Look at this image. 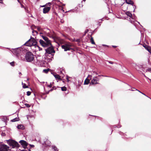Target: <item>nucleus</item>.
Returning <instances> with one entry per match:
<instances>
[{
	"label": "nucleus",
	"mask_w": 151,
	"mask_h": 151,
	"mask_svg": "<svg viewBox=\"0 0 151 151\" xmlns=\"http://www.w3.org/2000/svg\"><path fill=\"white\" fill-rule=\"evenodd\" d=\"M42 37L45 41L42 40H40L39 42L43 47H47L49 45H51V41L47 37L43 35L42 36Z\"/></svg>",
	"instance_id": "nucleus-1"
},
{
	"label": "nucleus",
	"mask_w": 151,
	"mask_h": 151,
	"mask_svg": "<svg viewBox=\"0 0 151 151\" xmlns=\"http://www.w3.org/2000/svg\"><path fill=\"white\" fill-rule=\"evenodd\" d=\"M25 59L28 62H31L34 60V56L32 53L30 52L26 53L25 55Z\"/></svg>",
	"instance_id": "nucleus-2"
},
{
	"label": "nucleus",
	"mask_w": 151,
	"mask_h": 151,
	"mask_svg": "<svg viewBox=\"0 0 151 151\" xmlns=\"http://www.w3.org/2000/svg\"><path fill=\"white\" fill-rule=\"evenodd\" d=\"M7 143L12 148L18 147H19V145L17 142L12 140H7Z\"/></svg>",
	"instance_id": "nucleus-3"
},
{
	"label": "nucleus",
	"mask_w": 151,
	"mask_h": 151,
	"mask_svg": "<svg viewBox=\"0 0 151 151\" xmlns=\"http://www.w3.org/2000/svg\"><path fill=\"white\" fill-rule=\"evenodd\" d=\"M47 47V48L45 49L46 53L48 54H52L55 52V51L54 49L52 44L51 45H49Z\"/></svg>",
	"instance_id": "nucleus-4"
},
{
	"label": "nucleus",
	"mask_w": 151,
	"mask_h": 151,
	"mask_svg": "<svg viewBox=\"0 0 151 151\" xmlns=\"http://www.w3.org/2000/svg\"><path fill=\"white\" fill-rule=\"evenodd\" d=\"M9 150V147L7 145L2 144L0 145V151H8Z\"/></svg>",
	"instance_id": "nucleus-5"
},
{
	"label": "nucleus",
	"mask_w": 151,
	"mask_h": 151,
	"mask_svg": "<svg viewBox=\"0 0 151 151\" xmlns=\"http://www.w3.org/2000/svg\"><path fill=\"white\" fill-rule=\"evenodd\" d=\"M72 45L70 44H66L61 46L62 48L64 49L65 51L70 50L71 49L70 47Z\"/></svg>",
	"instance_id": "nucleus-6"
},
{
	"label": "nucleus",
	"mask_w": 151,
	"mask_h": 151,
	"mask_svg": "<svg viewBox=\"0 0 151 151\" xmlns=\"http://www.w3.org/2000/svg\"><path fill=\"white\" fill-rule=\"evenodd\" d=\"M99 79L98 78L97 76L93 77L92 79L91 78V80L90 84L93 85H96L99 84Z\"/></svg>",
	"instance_id": "nucleus-7"
},
{
	"label": "nucleus",
	"mask_w": 151,
	"mask_h": 151,
	"mask_svg": "<svg viewBox=\"0 0 151 151\" xmlns=\"http://www.w3.org/2000/svg\"><path fill=\"white\" fill-rule=\"evenodd\" d=\"M92 76L91 75H89L87 78L85 80L84 82V84L88 85L90 82V81L91 79Z\"/></svg>",
	"instance_id": "nucleus-8"
},
{
	"label": "nucleus",
	"mask_w": 151,
	"mask_h": 151,
	"mask_svg": "<svg viewBox=\"0 0 151 151\" xmlns=\"http://www.w3.org/2000/svg\"><path fill=\"white\" fill-rule=\"evenodd\" d=\"M19 142L21 144L25 149L27 147L28 145V143L26 141L24 140H21L19 141Z\"/></svg>",
	"instance_id": "nucleus-9"
},
{
	"label": "nucleus",
	"mask_w": 151,
	"mask_h": 151,
	"mask_svg": "<svg viewBox=\"0 0 151 151\" xmlns=\"http://www.w3.org/2000/svg\"><path fill=\"white\" fill-rule=\"evenodd\" d=\"M24 45L27 46L31 47L32 46H33L32 42V40H31V39H29L25 43Z\"/></svg>",
	"instance_id": "nucleus-10"
},
{
	"label": "nucleus",
	"mask_w": 151,
	"mask_h": 151,
	"mask_svg": "<svg viewBox=\"0 0 151 151\" xmlns=\"http://www.w3.org/2000/svg\"><path fill=\"white\" fill-rule=\"evenodd\" d=\"M51 8L50 7H45L43 9V13L46 14L48 13L50 10Z\"/></svg>",
	"instance_id": "nucleus-11"
},
{
	"label": "nucleus",
	"mask_w": 151,
	"mask_h": 151,
	"mask_svg": "<svg viewBox=\"0 0 151 151\" xmlns=\"http://www.w3.org/2000/svg\"><path fill=\"white\" fill-rule=\"evenodd\" d=\"M31 39L32 40V42L33 44V46H36L37 44V41L34 38L31 37Z\"/></svg>",
	"instance_id": "nucleus-12"
},
{
	"label": "nucleus",
	"mask_w": 151,
	"mask_h": 151,
	"mask_svg": "<svg viewBox=\"0 0 151 151\" xmlns=\"http://www.w3.org/2000/svg\"><path fill=\"white\" fill-rule=\"evenodd\" d=\"M126 2L128 4H130L133 5L134 3L131 0H126Z\"/></svg>",
	"instance_id": "nucleus-13"
},
{
	"label": "nucleus",
	"mask_w": 151,
	"mask_h": 151,
	"mask_svg": "<svg viewBox=\"0 0 151 151\" xmlns=\"http://www.w3.org/2000/svg\"><path fill=\"white\" fill-rule=\"evenodd\" d=\"M17 128L18 129H25V127L22 125L20 124L17 126Z\"/></svg>",
	"instance_id": "nucleus-14"
},
{
	"label": "nucleus",
	"mask_w": 151,
	"mask_h": 151,
	"mask_svg": "<svg viewBox=\"0 0 151 151\" xmlns=\"http://www.w3.org/2000/svg\"><path fill=\"white\" fill-rule=\"evenodd\" d=\"M91 39H90V42L92 44L95 45V43L94 41L93 37H92L91 35L90 36Z\"/></svg>",
	"instance_id": "nucleus-15"
},
{
	"label": "nucleus",
	"mask_w": 151,
	"mask_h": 151,
	"mask_svg": "<svg viewBox=\"0 0 151 151\" xmlns=\"http://www.w3.org/2000/svg\"><path fill=\"white\" fill-rule=\"evenodd\" d=\"M126 14L127 16L131 18H132V14L129 12H126Z\"/></svg>",
	"instance_id": "nucleus-16"
},
{
	"label": "nucleus",
	"mask_w": 151,
	"mask_h": 151,
	"mask_svg": "<svg viewBox=\"0 0 151 151\" xmlns=\"http://www.w3.org/2000/svg\"><path fill=\"white\" fill-rule=\"evenodd\" d=\"M54 76L55 78H56V79L58 80H60L61 79V78L60 76L56 74L54 75Z\"/></svg>",
	"instance_id": "nucleus-17"
},
{
	"label": "nucleus",
	"mask_w": 151,
	"mask_h": 151,
	"mask_svg": "<svg viewBox=\"0 0 151 151\" xmlns=\"http://www.w3.org/2000/svg\"><path fill=\"white\" fill-rule=\"evenodd\" d=\"M19 120V118H15L14 119L11 120L12 122H15L16 121H18Z\"/></svg>",
	"instance_id": "nucleus-18"
},
{
	"label": "nucleus",
	"mask_w": 151,
	"mask_h": 151,
	"mask_svg": "<svg viewBox=\"0 0 151 151\" xmlns=\"http://www.w3.org/2000/svg\"><path fill=\"white\" fill-rule=\"evenodd\" d=\"M37 27L36 26H35L34 25H32V26L31 27V29L33 31V30H34V29H35L36 28H37Z\"/></svg>",
	"instance_id": "nucleus-19"
},
{
	"label": "nucleus",
	"mask_w": 151,
	"mask_h": 151,
	"mask_svg": "<svg viewBox=\"0 0 151 151\" xmlns=\"http://www.w3.org/2000/svg\"><path fill=\"white\" fill-rule=\"evenodd\" d=\"M32 33L33 34V35H37L38 34V32L37 31L35 30L32 31Z\"/></svg>",
	"instance_id": "nucleus-20"
},
{
	"label": "nucleus",
	"mask_w": 151,
	"mask_h": 151,
	"mask_svg": "<svg viewBox=\"0 0 151 151\" xmlns=\"http://www.w3.org/2000/svg\"><path fill=\"white\" fill-rule=\"evenodd\" d=\"M52 148L54 149L55 151H58V150L57 148L55 146H53L52 147Z\"/></svg>",
	"instance_id": "nucleus-21"
},
{
	"label": "nucleus",
	"mask_w": 151,
	"mask_h": 151,
	"mask_svg": "<svg viewBox=\"0 0 151 151\" xmlns=\"http://www.w3.org/2000/svg\"><path fill=\"white\" fill-rule=\"evenodd\" d=\"M22 85H23V88H28V86L26 85L25 83H22Z\"/></svg>",
	"instance_id": "nucleus-22"
},
{
	"label": "nucleus",
	"mask_w": 151,
	"mask_h": 151,
	"mask_svg": "<svg viewBox=\"0 0 151 151\" xmlns=\"http://www.w3.org/2000/svg\"><path fill=\"white\" fill-rule=\"evenodd\" d=\"M61 90L63 91H66L67 89V88L65 86L61 87Z\"/></svg>",
	"instance_id": "nucleus-23"
},
{
	"label": "nucleus",
	"mask_w": 151,
	"mask_h": 151,
	"mask_svg": "<svg viewBox=\"0 0 151 151\" xmlns=\"http://www.w3.org/2000/svg\"><path fill=\"white\" fill-rule=\"evenodd\" d=\"M49 70L50 69L49 68H48L46 69H44L43 70V72L45 73H47L49 71Z\"/></svg>",
	"instance_id": "nucleus-24"
},
{
	"label": "nucleus",
	"mask_w": 151,
	"mask_h": 151,
	"mask_svg": "<svg viewBox=\"0 0 151 151\" xmlns=\"http://www.w3.org/2000/svg\"><path fill=\"white\" fill-rule=\"evenodd\" d=\"M147 47V50L151 54V47Z\"/></svg>",
	"instance_id": "nucleus-25"
},
{
	"label": "nucleus",
	"mask_w": 151,
	"mask_h": 151,
	"mask_svg": "<svg viewBox=\"0 0 151 151\" xmlns=\"http://www.w3.org/2000/svg\"><path fill=\"white\" fill-rule=\"evenodd\" d=\"M52 87V88L49 90V91H52L54 90H55L56 89V87L55 86H53Z\"/></svg>",
	"instance_id": "nucleus-26"
},
{
	"label": "nucleus",
	"mask_w": 151,
	"mask_h": 151,
	"mask_svg": "<svg viewBox=\"0 0 151 151\" xmlns=\"http://www.w3.org/2000/svg\"><path fill=\"white\" fill-rule=\"evenodd\" d=\"M51 5V3L50 2H49L48 3L46 4L45 5V6H49Z\"/></svg>",
	"instance_id": "nucleus-27"
},
{
	"label": "nucleus",
	"mask_w": 151,
	"mask_h": 151,
	"mask_svg": "<svg viewBox=\"0 0 151 151\" xmlns=\"http://www.w3.org/2000/svg\"><path fill=\"white\" fill-rule=\"evenodd\" d=\"M37 30H38L39 31H42V29L39 27H37Z\"/></svg>",
	"instance_id": "nucleus-28"
},
{
	"label": "nucleus",
	"mask_w": 151,
	"mask_h": 151,
	"mask_svg": "<svg viewBox=\"0 0 151 151\" xmlns=\"http://www.w3.org/2000/svg\"><path fill=\"white\" fill-rule=\"evenodd\" d=\"M31 92L30 91H28L27 92V95L28 96H30L31 94Z\"/></svg>",
	"instance_id": "nucleus-29"
},
{
	"label": "nucleus",
	"mask_w": 151,
	"mask_h": 151,
	"mask_svg": "<svg viewBox=\"0 0 151 151\" xmlns=\"http://www.w3.org/2000/svg\"><path fill=\"white\" fill-rule=\"evenodd\" d=\"M10 64L12 66H14V62H12L10 63Z\"/></svg>",
	"instance_id": "nucleus-30"
},
{
	"label": "nucleus",
	"mask_w": 151,
	"mask_h": 151,
	"mask_svg": "<svg viewBox=\"0 0 151 151\" xmlns=\"http://www.w3.org/2000/svg\"><path fill=\"white\" fill-rule=\"evenodd\" d=\"M25 105L27 107H28V108L30 107L31 106L30 105H29V104H25Z\"/></svg>",
	"instance_id": "nucleus-31"
},
{
	"label": "nucleus",
	"mask_w": 151,
	"mask_h": 151,
	"mask_svg": "<svg viewBox=\"0 0 151 151\" xmlns=\"http://www.w3.org/2000/svg\"><path fill=\"white\" fill-rule=\"evenodd\" d=\"M48 87H49L50 88H51L52 86V85L51 84H50V85H47Z\"/></svg>",
	"instance_id": "nucleus-32"
},
{
	"label": "nucleus",
	"mask_w": 151,
	"mask_h": 151,
	"mask_svg": "<svg viewBox=\"0 0 151 151\" xmlns=\"http://www.w3.org/2000/svg\"><path fill=\"white\" fill-rule=\"evenodd\" d=\"M147 50V47H150L149 46H147V45H145V46H143Z\"/></svg>",
	"instance_id": "nucleus-33"
},
{
	"label": "nucleus",
	"mask_w": 151,
	"mask_h": 151,
	"mask_svg": "<svg viewBox=\"0 0 151 151\" xmlns=\"http://www.w3.org/2000/svg\"><path fill=\"white\" fill-rule=\"evenodd\" d=\"M136 90L138 91L139 92L141 93H142V94H143L144 95L146 96V95H145V94H144V93H142L141 92V91H139V90H137V89H136Z\"/></svg>",
	"instance_id": "nucleus-34"
},
{
	"label": "nucleus",
	"mask_w": 151,
	"mask_h": 151,
	"mask_svg": "<svg viewBox=\"0 0 151 151\" xmlns=\"http://www.w3.org/2000/svg\"><path fill=\"white\" fill-rule=\"evenodd\" d=\"M0 3L3 4V3L2 0H0Z\"/></svg>",
	"instance_id": "nucleus-35"
},
{
	"label": "nucleus",
	"mask_w": 151,
	"mask_h": 151,
	"mask_svg": "<svg viewBox=\"0 0 151 151\" xmlns=\"http://www.w3.org/2000/svg\"><path fill=\"white\" fill-rule=\"evenodd\" d=\"M109 63H110L111 64H113V62H112V61H109Z\"/></svg>",
	"instance_id": "nucleus-36"
},
{
	"label": "nucleus",
	"mask_w": 151,
	"mask_h": 151,
	"mask_svg": "<svg viewBox=\"0 0 151 151\" xmlns=\"http://www.w3.org/2000/svg\"><path fill=\"white\" fill-rule=\"evenodd\" d=\"M88 31V29H87L86 31H85V34H86V33Z\"/></svg>",
	"instance_id": "nucleus-37"
},
{
	"label": "nucleus",
	"mask_w": 151,
	"mask_h": 151,
	"mask_svg": "<svg viewBox=\"0 0 151 151\" xmlns=\"http://www.w3.org/2000/svg\"><path fill=\"white\" fill-rule=\"evenodd\" d=\"M50 92V91H49H49H47L46 92V94H48L49 93V92Z\"/></svg>",
	"instance_id": "nucleus-38"
},
{
	"label": "nucleus",
	"mask_w": 151,
	"mask_h": 151,
	"mask_svg": "<svg viewBox=\"0 0 151 151\" xmlns=\"http://www.w3.org/2000/svg\"><path fill=\"white\" fill-rule=\"evenodd\" d=\"M30 146L32 147H34V145H30Z\"/></svg>",
	"instance_id": "nucleus-39"
},
{
	"label": "nucleus",
	"mask_w": 151,
	"mask_h": 151,
	"mask_svg": "<svg viewBox=\"0 0 151 151\" xmlns=\"http://www.w3.org/2000/svg\"><path fill=\"white\" fill-rule=\"evenodd\" d=\"M112 46L113 47H114V48H115L116 47H117V46H114V45H113V46Z\"/></svg>",
	"instance_id": "nucleus-40"
},
{
	"label": "nucleus",
	"mask_w": 151,
	"mask_h": 151,
	"mask_svg": "<svg viewBox=\"0 0 151 151\" xmlns=\"http://www.w3.org/2000/svg\"><path fill=\"white\" fill-rule=\"evenodd\" d=\"M21 151H28L26 150H21Z\"/></svg>",
	"instance_id": "nucleus-41"
},
{
	"label": "nucleus",
	"mask_w": 151,
	"mask_h": 151,
	"mask_svg": "<svg viewBox=\"0 0 151 151\" xmlns=\"http://www.w3.org/2000/svg\"><path fill=\"white\" fill-rule=\"evenodd\" d=\"M93 73H94L95 74H96V75H97L98 74L95 71H94Z\"/></svg>",
	"instance_id": "nucleus-42"
},
{
	"label": "nucleus",
	"mask_w": 151,
	"mask_h": 151,
	"mask_svg": "<svg viewBox=\"0 0 151 151\" xmlns=\"http://www.w3.org/2000/svg\"><path fill=\"white\" fill-rule=\"evenodd\" d=\"M41 6L42 7H45V5H43V6Z\"/></svg>",
	"instance_id": "nucleus-43"
},
{
	"label": "nucleus",
	"mask_w": 151,
	"mask_h": 151,
	"mask_svg": "<svg viewBox=\"0 0 151 151\" xmlns=\"http://www.w3.org/2000/svg\"><path fill=\"white\" fill-rule=\"evenodd\" d=\"M19 75H22V73L21 72H19Z\"/></svg>",
	"instance_id": "nucleus-44"
},
{
	"label": "nucleus",
	"mask_w": 151,
	"mask_h": 151,
	"mask_svg": "<svg viewBox=\"0 0 151 151\" xmlns=\"http://www.w3.org/2000/svg\"><path fill=\"white\" fill-rule=\"evenodd\" d=\"M29 80V79L28 78H27V81H28Z\"/></svg>",
	"instance_id": "nucleus-45"
},
{
	"label": "nucleus",
	"mask_w": 151,
	"mask_h": 151,
	"mask_svg": "<svg viewBox=\"0 0 151 151\" xmlns=\"http://www.w3.org/2000/svg\"><path fill=\"white\" fill-rule=\"evenodd\" d=\"M19 50L17 49V51L18 52L19 51Z\"/></svg>",
	"instance_id": "nucleus-46"
},
{
	"label": "nucleus",
	"mask_w": 151,
	"mask_h": 151,
	"mask_svg": "<svg viewBox=\"0 0 151 151\" xmlns=\"http://www.w3.org/2000/svg\"><path fill=\"white\" fill-rule=\"evenodd\" d=\"M83 1H85L86 0H83Z\"/></svg>",
	"instance_id": "nucleus-47"
},
{
	"label": "nucleus",
	"mask_w": 151,
	"mask_h": 151,
	"mask_svg": "<svg viewBox=\"0 0 151 151\" xmlns=\"http://www.w3.org/2000/svg\"><path fill=\"white\" fill-rule=\"evenodd\" d=\"M103 76V75H99V76Z\"/></svg>",
	"instance_id": "nucleus-48"
},
{
	"label": "nucleus",
	"mask_w": 151,
	"mask_h": 151,
	"mask_svg": "<svg viewBox=\"0 0 151 151\" xmlns=\"http://www.w3.org/2000/svg\"><path fill=\"white\" fill-rule=\"evenodd\" d=\"M18 2H19V0H17Z\"/></svg>",
	"instance_id": "nucleus-49"
},
{
	"label": "nucleus",
	"mask_w": 151,
	"mask_h": 151,
	"mask_svg": "<svg viewBox=\"0 0 151 151\" xmlns=\"http://www.w3.org/2000/svg\"><path fill=\"white\" fill-rule=\"evenodd\" d=\"M67 80H68V81H69L68 79V78L67 79Z\"/></svg>",
	"instance_id": "nucleus-50"
},
{
	"label": "nucleus",
	"mask_w": 151,
	"mask_h": 151,
	"mask_svg": "<svg viewBox=\"0 0 151 151\" xmlns=\"http://www.w3.org/2000/svg\"><path fill=\"white\" fill-rule=\"evenodd\" d=\"M150 70H151V69H150Z\"/></svg>",
	"instance_id": "nucleus-51"
}]
</instances>
